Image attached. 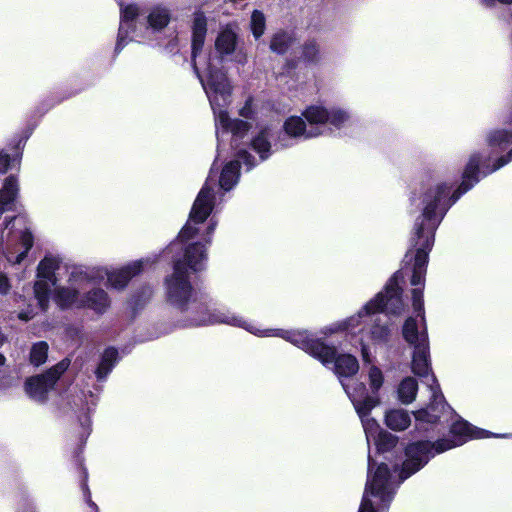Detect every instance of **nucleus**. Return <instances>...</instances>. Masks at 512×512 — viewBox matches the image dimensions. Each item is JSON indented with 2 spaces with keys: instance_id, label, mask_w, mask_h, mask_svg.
<instances>
[{
  "instance_id": "nucleus-1",
  "label": "nucleus",
  "mask_w": 512,
  "mask_h": 512,
  "mask_svg": "<svg viewBox=\"0 0 512 512\" xmlns=\"http://www.w3.org/2000/svg\"><path fill=\"white\" fill-rule=\"evenodd\" d=\"M183 265L176 262L175 272L164 279L166 303L176 312L174 326L196 328L227 324L243 328L259 337H279L305 351L324 366L331 362L333 347L307 330L259 329L255 324L227 309H212L210 297L195 289L183 274Z\"/></svg>"
},
{
  "instance_id": "nucleus-2",
  "label": "nucleus",
  "mask_w": 512,
  "mask_h": 512,
  "mask_svg": "<svg viewBox=\"0 0 512 512\" xmlns=\"http://www.w3.org/2000/svg\"><path fill=\"white\" fill-rule=\"evenodd\" d=\"M422 242L423 239L416 235L414 225L409 240V249L403 259V267L388 280L384 290L368 301L355 315L323 328L321 334L324 337L339 331L355 334L358 329L362 360L366 364H372L370 345L384 346L389 343L396 331L389 314L399 315L404 309L402 288L399 283L404 280L406 274L411 273V285L423 289L429 252L432 248L427 251L423 271L419 273L417 259Z\"/></svg>"
},
{
  "instance_id": "nucleus-3",
  "label": "nucleus",
  "mask_w": 512,
  "mask_h": 512,
  "mask_svg": "<svg viewBox=\"0 0 512 512\" xmlns=\"http://www.w3.org/2000/svg\"><path fill=\"white\" fill-rule=\"evenodd\" d=\"M235 156L236 159L224 165L218 181L213 176L215 163L213 164L206 182L193 203L185 226L179 232L177 240L167 247L165 251L167 254L182 251V254L173 257V272L171 274L175 272L176 262L182 263L183 274L188 280V269L193 272L205 269L206 245L211 243L217 226V222L213 219L206 222L208 217L214 207L223 201L224 194L238 184L241 163L246 166L247 171L258 164L256 159L244 149H239Z\"/></svg>"
},
{
  "instance_id": "nucleus-4",
  "label": "nucleus",
  "mask_w": 512,
  "mask_h": 512,
  "mask_svg": "<svg viewBox=\"0 0 512 512\" xmlns=\"http://www.w3.org/2000/svg\"><path fill=\"white\" fill-rule=\"evenodd\" d=\"M507 438L509 434H492L491 432L473 427L465 420H457L450 427L448 437L438 439L435 442L415 441L405 448V460L399 470L394 466V473L390 471L386 463L376 465V462L368 456V471L365 490L358 512H387L399 485L420 471L435 455L452 448L463 445L469 439Z\"/></svg>"
},
{
  "instance_id": "nucleus-5",
  "label": "nucleus",
  "mask_w": 512,
  "mask_h": 512,
  "mask_svg": "<svg viewBox=\"0 0 512 512\" xmlns=\"http://www.w3.org/2000/svg\"><path fill=\"white\" fill-rule=\"evenodd\" d=\"M237 36L231 29L222 30L215 41V49L218 56H211L208 60L205 75H202L193 63L194 72L199 79L203 90L209 100L214 113L218 148L225 134H231V146L239 148L242 140L250 129V124L239 119H230L226 107L230 104L232 87L226 76V72L218 65L235 53Z\"/></svg>"
},
{
  "instance_id": "nucleus-6",
  "label": "nucleus",
  "mask_w": 512,
  "mask_h": 512,
  "mask_svg": "<svg viewBox=\"0 0 512 512\" xmlns=\"http://www.w3.org/2000/svg\"><path fill=\"white\" fill-rule=\"evenodd\" d=\"M412 305L416 317L406 319L402 334L406 342L413 347L412 371L417 376L423 378V382L429 387L431 392L430 404L426 408L414 413L418 428L422 429L424 423L434 424L447 421V417L452 414V409L445 402L436 377L431 371L422 288H414L412 290Z\"/></svg>"
},
{
  "instance_id": "nucleus-7",
  "label": "nucleus",
  "mask_w": 512,
  "mask_h": 512,
  "mask_svg": "<svg viewBox=\"0 0 512 512\" xmlns=\"http://www.w3.org/2000/svg\"><path fill=\"white\" fill-rule=\"evenodd\" d=\"M301 116H290L283 124V135H279L274 146L276 149L288 148L294 145V139H305L324 135H332L345 128L352 121L351 112L340 106L326 107L310 105Z\"/></svg>"
},
{
  "instance_id": "nucleus-8",
  "label": "nucleus",
  "mask_w": 512,
  "mask_h": 512,
  "mask_svg": "<svg viewBox=\"0 0 512 512\" xmlns=\"http://www.w3.org/2000/svg\"><path fill=\"white\" fill-rule=\"evenodd\" d=\"M171 20L169 10L156 5L147 11L135 3H120V24L115 53H120L130 41L151 40L167 27Z\"/></svg>"
},
{
  "instance_id": "nucleus-9",
  "label": "nucleus",
  "mask_w": 512,
  "mask_h": 512,
  "mask_svg": "<svg viewBox=\"0 0 512 512\" xmlns=\"http://www.w3.org/2000/svg\"><path fill=\"white\" fill-rule=\"evenodd\" d=\"M61 260L55 255H46L38 264V280L34 284V295L38 306L46 311L50 303L52 287L56 286L57 278L55 272L60 267Z\"/></svg>"
},
{
  "instance_id": "nucleus-10",
  "label": "nucleus",
  "mask_w": 512,
  "mask_h": 512,
  "mask_svg": "<svg viewBox=\"0 0 512 512\" xmlns=\"http://www.w3.org/2000/svg\"><path fill=\"white\" fill-rule=\"evenodd\" d=\"M69 359H63L43 374L26 379L24 388L27 395L34 401L44 403L49 391L54 388L57 380L68 369Z\"/></svg>"
},
{
  "instance_id": "nucleus-11",
  "label": "nucleus",
  "mask_w": 512,
  "mask_h": 512,
  "mask_svg": "<svg viewBox=\"0 0 512 512\" xmlns=\"http://www.w3.org/2000/svg\"><path fill=\"white\" fill-rule=\"evenodd\" d=\"M153 261L150 258H144L129 262L128 264L112 269L106 272L107 283L110 287L123 290L130 280L139 275L147 265H151Z\"/></svg>"
},
{
  "instance_id": "nucleus-12",
  "label": "nucleus",
  "mask_w": 512,
  "mask_h": 512,
  "mask_svg": "<svg viewBox=\"0 0 512 512\" xmlns=\"http://www.w3.org/2000/svg\"><path fill=\"white\" fill-rule=\"evenodd\" d=\"M341 385L352 402L357 414L363 415L380 403L378 396L368 394L366 385L363 382L353 381V383L349 385L341 380Z\"/></svg>"
},
{
  "instance_id": "nucleus-13",
  "label": "nucleus",
  "mask_w": 512,
  "mask_h": 512,
  "mask_svg": "<svg viewBox=\"0 0 512 512\" xmlns=\"http://www.w3.org/2000/svg\"><path fill=\"white\" fill-rule=\"evenodd\" d=\"M332 347L334 353L331 358V362H329L326 367L333 364L334 372L340 381L343 380V378L355 375L359 370L357 358L351 354L337 355L336 348L334 346Z\"/></svg>"
},
{
  "instance_id": "nucleus-14",
  "label": "nucleus",
  "mask_w": 512,
  "mask_h": 512,
  "mask_svg": "<svg viewBox=\"0 0 512 512\" xmlns=\"http://www.w3.org/2000/svg\"><path fill=\"white\" fill-rule=\"evenodd\" d=\"M83 294L69 285L58 286L54 290V301L61 309L82 308Z\"/></svg>"
},
{
  "instance_id": "nucleus-15",
  "label": "nucleus",
  "mask_w": 512,
  "mask_h": 512,
  "mask_svg": "<svg viewBox=\"0 0 512 512\" xmlns=\"http://www.w3.org/2000/svg\"><path fill=\"white\" fill-rule=\"evenodd\" d=\"M274 138L273 129L265 127L251 139V147L259 155L260 161H265L272 155L271 140Z\"/></svg>"
},
{
  "instance_id": "nucleus-16",
  "label": "nucleus",
  "mask_w": 512,
  "mask_h": 512,
  "mask_svg": "<svg viewBox=\"0 0 512 512\" xmlns=\"http://www.w3.org/2000/svg\"><path fill=\"white\" fill-rule=\"evenodd\" d=\"M207 33V20L202 12L194 15L192 25V60L196 62L197 54L202 50Z\"/></svg>"
},
{
  "instance_id": "nucleus-17",
  "label": "nucleus",
  "mask_w": 512,
  "mask_h": 512,
  "mask_svg": "<svg viewBox=\"0 0 512 512\" xmlns=\"http://www.w3.org/2000/svg\"><path fill=\"white\" fill-rule=\"evenodd\" d=\"M82 302V308H89L99 314L104 313L110 306L109 296L102 288H93L84 293Z\"/></svg>"
},
{
  "instance_id": "nucleus-18",
  "label": "nucleus",
  "mask_w": 512,
  "mask_h": 512,
  "mask_svg": "<svg viewBox=\"0 0 512 512\" xmlns=\"http://www.w3.org/2000/svg\"><path fill=\"white\" fill-rule=\"evenodd\" d=\"M119 360V353L115 347L106 348L101 354L99 364L94 372L97 381H106L109 374L112 372Z\"/></svg>"
},
{
  "instance_id": "nucleus-19",
  "label": "nucleus",
  "mask_w": 512,
  "mask_h": 512,
  "mask_svg": "<svg viewBox=\"0 0 512 512\" xmlns=\"http://www.w3.org/2000/svg\"><path fill=\"white\" fill-rule=\"evenodd\" d=\"M94 278V269L82 265L73 266L69 271L67 285L75 287L81 292Z\"/></svg>"
},
{
  "instance_id": "nucleus-20",
  "label": "nucleus",
  "mask_w": 512,
  "mask_h": 512,
  "mask_svg": "<svg viewBox=\"0 0 512 512\" xmlns=\"http://www.w3.org/2000/svg\"><path fill=\"white\" fill-rule=\"evenodd\" d=\"M295 44L296 37L294 33L281 30L273 35L270 41V49L276 54L283 55L291 50Z\"/></svg>"
},
{
  "instance_id": "nucleus-21",
  "label": "nucleus",
  "mask_w": 512,
  "mask_h": 512,
  "mask_svg": "<svg viewBox=\"0 0 512 512\" xmlns=\"http://www.w3.org/2000/svg\"><path fill=\"white\" fill-rule=\"evenodd\" d=\"M385 423L392 430L402 431L410 425L411 416L404 409H392L386 412Z\"/></svg>"
},
{
  "instance_id": "nucleus-22",
  "label": "nucleus",
  "mask_w": 512,
  "mask_h": 512,
  "mask_svg": "<svg viewBox=\"0 0 512 512\" xmlns=\"http://www.w3.org/2000/svg\"><path fill=\"white\" fill-rule=\"evenodd\" d=\"M418 383L413 377L404 378L398 387V397L403 404L411 403L417 394Z\"/></svg>"
},
{
  "instance_id": "nucleus-23",
  "label": "nucleus",
  "mask_w": 512,
  "mask_h": 512,
  "mask_svg": "<svg viewBox=\"0 0 512 512\" xmlns=\"http://www.w3.org/2000/svg\"><path fill=\"white\" fill-rule=\"evenodd\" d=\"M49 346L45 341H39L32 345L30 350V362L34 366L44 364L48 357Z\"/></svg>"
},
{
  "instance_id": "nucleus-24",
  "label": "nucleus",
  "mask_w": 512,
  "mask_h": 512,
  "mask_svg": "<svg viewBox=\"0 0 512 512\" xmlns=\"http://www.w3.org/2000/svg\"><path fill=\"white\" fill-rule=\"evenodd\" d=\"M372 410H368L366 413L358 414L361 419V423L366 434L367 442L370 444L371 441L376 439L377 435L381 432L379 430V425L375 419L370 417V413Z\"/></svg>"
},
{
  "instance_id": "nucleus-25",
  "label": "nucleus",
  "mask_w": 512,
  "mask_h": 512,
  "mask_svg": "<svg viewBox=\"0 0 512 512\" xmlns=\"http://www.w3.org/2000/svg\"><path fill=\"white\" fill-rule=\"evenodd\" d=\"M301 59L305 63H317L320 59L319 46L315 40H308L302 46Z\"/></svg>"
},
{
  "instance_id": "nucleus-26",
  "label": "nucleus",
  "mask_w": 512,
  "mask_h": 512,
  "mask_svg": "<svg viewBox=\"0 0 512 512\" xmlns=\"http://www.w3.org/2000/svg\"><path fill=\"white\" fill-rule=\"evenodd\" d=\"M153 296V288L150 285H144L139 291L135 292L130 300V305L134 310L141 308Z\"/></svg>"
},
{
  "instance_id": "nucleus-27",
  "label": "nucleus",
  "mask_w": 512,
  "mask_h": 512,
  "mask_svg": "<svg viewBox=\"0 0 512 512\" xmlns=\"http://www.w3.org/2000/svg\"><path fill=\"white\" fill-rule=\"evenodd\" d=\"M373 442L379 453H385L396 446L397 438L388 432L381 431Z\"/></svg>"
},
{
  "instance_id": "nucleus-28",
  "label": "nucleus",
  "mask_w": 512,
  "mask_h": 512,
  "mask_svg": "<svg viewBox=\"0 0 512 512\" xmlns=\"http://www.w3.org/2000/svg\"><path fill=\"white\" fill-rule=\"evenodd\" d=\"M369 385L372 396H378V392L383 385L384 376L382 371L375 365H371L368 372Z\"/></svg>"
},
{
  "instance_id": "nucleus-29",
  "label": "nucleus",
  "mask_w": 512,
  "mask_h": 512,
  "mask_svg": "<svg viewBox=\"0 0 512 512\" xmlns=\"http://www.w3.org/2000/svg\"><path fill=\"white\" fill-rule=\"evenodd\" d=\"M250 26L252 34L256 39L260 38L264 34L266 28V20L264 14L261 11H253L251 15Z\"/></svg>"
},
{
  "instance_id": "nucleus-30",
  "label": "nucleus",
  "mask_w": 512,
  "mask_h": 512,
  "mask_svg": "<svg viewBox=\"0 0 512 512\" xmlns=\"http://www.w3.org/2000/svg\"><path fill=\"white\" fill-rule=\"evenodd\" d=\"M89 397L91 398V402L89 403L88 401H86V413L79 418L80 424L83 428V432L86 435V437L90 434L91 431V421L88 414L96 406L98 400L97 397L94 396L92 393H90Z\"/></svg>"
},
{
  "instance_id": "nucleus-31",
  "label": "nucleus",
  "mask_w": 512,
  "mask_h": 512,
  "mask_svg": "<svg viewBox=\"0 0 512 512\" xmlns=\"http://www.w3.org/2000/svg\"><path fill=\"white\" fill-rule=\"evenodd\" d=\"M15 161H17L16 158L11 159L8 154L0 152V174L6 173Z\"/></svg>"
},
{
  "instance_id": "nucleus-32",
  "label": "nucleus",
  "mask_w": 512,
  "mask_h": 512,
  "mask_svg": "<svg viewBox=\"0 0 512 512\" xmlns=\"http://www.w3.org/2000/svg\"><path fill=\"white\" fill-rule=\"evenodd\" d=\"M17 512H36L34 502L26 498L22 499L18 504Z\"/></svg>"
},
{
  "instance_id": "nucleus-33",
  "label": "nucleus",
  "mask_w": 512,
  "mask_h": 512,
  "mask_svg": "<svg viewBox=\"0 0 512 512\" xmlns=\"http://www.w3.org/2000/svg\"><path fill=\"white\" fill-rule=\"evenodd\" d=\"M240 115L246 119H250L253 116L252 100L248 99L245 105L240 109Z\"/></svg>"
},
{
  "instance_id": "nucleus-34",
  "label": "nucleus",
  "mask_w": 512,
  "mask_h": 512,
  "mask_svg": "<svg viewBox=\"0 0 512 512\" xmlns=\"http://www.w3.org/2000/svg\"><path fill=\"white\" fill-rule=\"evenodd\" d=\"M10 290V283L7 276L0 272V294L6 295Z\"/></svg>"
},
{
  "instance_id": "nucleus-35",
  "label": "nucleus",
  "mask_w": 512,
  "mask_h": 512,
  "mask_svg": "<svg viewBox=\"0 0 512 512\" xmlns=\"http://www.w3.org/2000/svg\"><path fill=\"white\" fill-rule=\"evenodd\" d=\"M481 4L485 7L492 8L496 4L501 5H512V0H480Z\"/></svg>"
},
{
  "instance_id": "nucleus-36",
  "label": "nucleus",
  "mask_w": 512,
  "mask_h": 512,
  "mask_svg": "<svg viewBox=\"0 0 512 512\" xmlns=\"http://www.w3.org/2000/svg\"><path fill=\"white\" fill-rule=\"evenodd\" d=\"M511 161H512V149L510 150V152L507 156L499 159L497 164L495 165V167L492 168L491 170H489L488 172L497 171V170L501 169L502 167H504L505 165H507Z\"/></svg>"
},
{
  "instance_id": "nucleus-37",
  "label": "nucleus",
  "mask_w": 512,
  "mask_h": 512,
  "mask_svg": "<svg viewBox=\"0 0 512 512\" xmlns=\"http://www.w3.org/2000/svg\"><path fill=\"white\" fill-rule=\"evenodd\" d=\"M83 491H84V495H85V498H86V502L89 506V508L91 509V512H98V507L97 505L91 500V497H90V492L88 490V487L86 485V483H83Z\"/></svg>"
},
{
  "instance_id": "nucleus-38",
  "label": "nucleus",
  "mask_w": 512,
  "mask_h": 512,
  "mask_svg": "<svg viewBox=\"0 0 512 512\" xmlns=\"http://www.w3.org/2000/svg\"><path fill=\"white\" fill-rule=\"evenodd\" d=\"M33 309L22 310L18 313V318L22 321H29L34 317Z\"/></svg>"
},
{
  "instance_id": "nucleus-39",
  "label": "nucleus",
  "mask_w": 512,
  "mask_h": 512,
  "mask_svg": "<svg viewBox=\"0 0 512 512\" xmlns=\"http://www.w3.org/2000/svg\"><path fill=\"white\" fill-rule=\"evenodd\" d=\"M6 363V358L3 354L0 353V366H3L5 365Z\"/></svg>"
},
{
  "instance_id": "nucleus-40",
  "label": "nucleus",
  "mask_w": 512,
  "mask_h": 512,
  "mask_svg": "<svg viewBox=\"0 0 512 512\" xmlns=\"http://www.w3.org/2000/svg\"><path fill=\"white\" fill-rule=\"evenodd\" d=\"M81 395H82L84 398H87V395H86L84 392H81Z\"/></svg>"
},
{
  "instance_id": "nucleus-41",
  "label": "nucleus",
  "mask_w": 512,
  "mask_h": 512,
  "mask_svg": "<svg viewBox=\"0 0 512 512\" xmlns=\"http://www.w3.org/2000/svg\"><path fill=\"white\" fill-rule=\"evenodd\" d=\"M81 395H82L84 398H87V395H86L84 392H81Z\"/></svg>"
},
{
  "instance_id": "nucleus-42",
  "label": "nucleus",
  "mask_w": 512,
  "mask_h": 512,
  "mask_svg": "<svg viewBox=\"0 0 512 512\" xmlns=\"http://www.w3.org/2000/svg\"><path fill=\"white\" fill-rule=\"evenodd\" d=\"M81 395H82L84 398H87V395H86L84 392H81Z\"/></svg>"
},
{
  "instance_id": "nucleus-43",
  "label": "nucleus",
  "mask_w": 512,
  "mask_h": 512,
  "mask_svg": "<svg viewBox=\"0 0 512 512\" xmlns=\"http://www.w3.org/2000/svg\"><path fill=\"white\" fill-rule=\"evenodd\" d=\"M81 395H82L84 398H87V395H86L84 392H81Z\"/></svg>"
}]
</instances>
